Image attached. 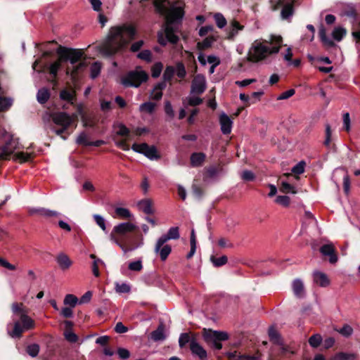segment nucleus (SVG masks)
Here are the masks:
<instances>
[{
	"label": "nucleus",
	"instance_id": "1",
	"mask_svg": "<svg viewBox=\"0 0 360 360\" xmlns=\"http://www.w3.org/2000/svg\"><path fill=\"white\" fill-rule=\"evenodd\" d=\"M56 53L58 55V60L50 64L44 63L41 65L38 71L41 73L48 72L51 77L49 81L53 86H57L58 72L61 68L62 63L70 61L73 67L72 69L68 67L65 73L67 75L70 76L73 82H76L79 72L87 66V63L85 61L81 60L84 54L83 50L59 45L56 49Z\"/></svg>",
	"mask_w": 360,
	"mask_h": 360
},
{
	"label": "nucleus",
	"instance_id": "2",
	"mask_svg": "<svg viewBox=\"0 0 360 360\" xmlns=\"http://www.w3.org/2000/svg\"><path fill=\"white\" fill-rule=\"evenodd\" d=\"M136 28L132 25L123 24L110 28L108 40L101 48V53L108 57L115 56L123 49L129 40L134 38Z\"/></svg>",
	"mask_w": 360,
	"mask_h": 360
},
{
	"label": "nucleus",
	"instance_id": "3",
	"mask_svg": "<svg viewBox=\"0 0 360 360\" xmlns=\"http://www.w3.org/2000/svg\"><path fill=\"white\" fill-rule=\"evenodd\" d=\"M136 227L130 222L121 223L114 226L110 238L124 252L131 251L143 244V236L141 233H135L131 239L127 240L125 236L136 230Z\"/></svg>",
	"mask_w": 360,
	"mask_h": 360
},
{
	"label": "nucleus",
	"instance_id": "4",
	"mask_svg": "<svg viewBox=\"0 0 360 360\" xmlns=\"http://www.w3.org/2000/svg\"><path fill=\"white\" fill-rule=\"evenodd\" d=\"M283 46V37L281 35L271 34L269 39L263 41H255L249 50V62H258L265 60L268 56L276 54Z\"/></svg>",
	"mask_w": 360,
	"mask_h": 360
},
{
	"label": "nucleus",
	"instance_id": "5",
	"mask_svg": "<svg viewBox=\"0 0 360 360\" xmlns=\"http://www.w3.org/2000/svg\"><path fill=\"white\" fill-rule=\"evenodd\" d=\"M12 311L19 315L20 319L15 321L12 330H8V334L13 338H20L25 331L32 330L35 326L34 321L27 315V310L22 303L14 302L11 306Z\"/></svg>",
	"mask_w": 360,
	"mask_h": 360
},
{
	"label": "nucleus",
	"instance_id": "6",
	"mask_svg": "<svg viewBox=\"0 0 360 360\" xmlns=\"http://www.w3.org/2000/svg\"><path fill=\"white\" fill-rule=\"evenodd\" d=\"M51 117L56 125L60 127V128H57L56 126H52L51 128V130L55 132L56 134L60 136L63 140H66L68 136L70 134L68 130L72 123V117L65 112H53L51 115Z\"/></svg>",
	"mask_w": 360,
	"mask_h": 360
},
{
	"label": "nucleus",
	"instance_id": "7",
	"mask_svg": "<svg viewBox=\"0 0 360 360\" xmlns=\"http://www.w3.org/2000/svg\"><path fill=\"white\" fill-rule=\"evenodd\" d=\"M166 0H155L154 6L159 13L165 15V24L172 25L176 22L181 21L184 15V11L181 7H174L168 9L164 4Z\"/></svg>",
	"mask_w": 360,
	"mask_h": 360
},
{
	"label": "nucleus",
	"instance_id": "8",
	"mask_svg": "<svg viewBox=\"0 0 360 360\" xmlns=\"http://www.w3.org/2000/svg\"><path fill=\"white\" fill-rule=\"evenodd\" d=\"M202 336L205 341L217 350H220L222 348L221 341L229 339V335L226 332L206 328L203 329Z\"/></svg>",
	"mask_w": 360,
	"mask_h": 360
},
{
	"label": "nucleus",
	"instance_id": "9",
	"mask_svg": "<svg viewBox=\"0 0 360 360\" xmlns=\"http://www.w3.org/2000/svg\"><path fill=\"white\" fill-rule=\"evenodd\" d=\"M148 79V74L143 71H130L122 78L121 83L125 87L137 88Z\"/></svg>",
	"mask_w": 360,
	"mask_h": 360
},
{
	"label": "nucleus",
	"instance_id": "10",
	"mask_svg": "<svg viewBox=\"0 0 360 360\" xmlns=\"http://www.w3.org/2000/svg\"><path fill=\"white\" fill-rule=\"evenodd\" d=\"M131 149L139 153L144 155L150 160H159L161 156L155 146H149L146 143H136L131 146Z\"/></svg>",
	"mask_w": 360,
	"mask_h": 360
},
{
	"label": "nucleus",
	"instance_id": "11",
	"mask_svg": "<svg viewBox=\"0 0 360 360\" xmlns=\"http://www.w3.org/2000/svg\"><path fill=\"white\" fill-rule=\"evenodd\" d=\"M206 89V79L203 75L198 74L195 75L191 83V94L200 95Z\"/></svg>",
	"mask_w": 360,
	"mask_h": 360
},
{
	"label": "nucleus",
	"instance_id": "12",
	"mask_svg": "<svg viewBox=\"0 0 360 360\" xmlns=\"http://www.w3.org/2000/svg\"><path fill=\"white\" fill-rule=\"evenodd\" d=\"M160 238H158L155 245L154 251L159 255L161 261H165L172 252V247L169 245H165L166 241L160 243Z\"/></svg>",
	"mask_w": 360,
	"mask_h": 360
},
{
	"label": "nucleus",
	"instance_id": "13",
	"mask_svg": "<svg viewBox=\"0 0 360 360\" xmlns=\"http://www.w3.org/2000/svg\"><path fill=\"white\" fill-rule=\"evenodd\" d=\"M28 213L31 216L37 214L46 218L58 217L60 215V213L57 211L48 210L44 207L30 208L28 210Z\"/></svg>",
	"mask_w": 360,
	"mask_h": 360
},
{
	"label": "nucleus",
	"instance_id": "14",
	"mask_svg": "<svg viewBox=\"0 0 360 360\" xmlns=\"http://www.w3.org/2000/svg\"><path fill=\"white\" fill-rule=\"evenodd\" d=\"M321 253L324 256H329V262L335 264L338 261V256L333 244H325L320 248Z\"/></svg>",
	"mask_w": 360,
	"mask_h": 360
},
{
	"label": "nucleus",
	"instance_id": "15",
	"mask_svg": "<svg viewBox=\"0 0 360 360\" xmlns=\"http://www.w3.org/2000/svg\"><path fill=\"white\" fill-rule=\"evenodd\" d=\"M219 123L221 125V132L226 135L231 132L232 121L231 118L225 113H222L219 116Z\"/></svg>",
	"mask_w": 360,
	"mask_h": 360
},
{
	"label": "nucleus",
	"instance_id": "16",
	"mask_svg": "<svg viewBox=\"0 0 360 360\" xmlns=\"http://www.w3.org/2000/svg\"><path fill=\"white\" fill-rule=\"evenodd\" d=\"M190 349L191 352L198 356L200 360H207V352L206 350L198 344L196 340H193L190 345Z\"/></svg>",
	"mask_w": 360,
	"mask_h": 360
},
{
	"label": "nucleus",
	"instance_id": "17",
	"mask_svg": "<svg viewBox=\"0 0 360 360\" xmlns=\"http://www.w3.org/2000/svg\"><path fill=\"white\" fill-rule=\"evenodd\" d=\"M163 32L167 42L176 44L179 41V37L175 34V30L172 25L165 24Z\"/></svg>",
	"mask_w": 360,
	"mask_h": 360
},
{
	"label": "nucleus",
	"instance_id": "18",
	"mask_svg": "<svg viewBox=\"0 0 360 360\" xmlns=\"http://www.w3.org/2000/svg\"><path fill=\"white\" fill-rule=\"evenodd\" d=\"M153 205V200L149 198L143 199L138 202V207L139 210L143 211L146 214H154L155 210Z\"/></svg>",
	"mask_w": 360,
	"mask_h": 360
},
{
	"label": "nucleus",
	"instance_id": "19",
	"mask_svg": "<svg viewBox=\"0 0 360 360\" xmlns=\"http://www.w3.org/2000/svg\"><path fill=\"white\" fill-rule=\"evenodd\" d=\"M56 260L63 271L68 269L72 264L70 257L65 253H60L56 257Z\"/></svg>",
	"mask_w": 360,
	"mask_h": 360
},
{
	"label": "nucleus",
	"instance_id": "20",
	"mask_svg": "<svg viewBox=\"0 0 360 360\" xmlns=\"http://www.w3.org/2000/svg\"><path fill=\"white\" fill-rule=\"evenodd\" d=\"M180 238L179 229L177 226L171 227L166 234L161 236L159 238H160V243L164 240L167 242L169 240H177Z\"/></svg>",
	"mask_w": 360,
	"mask_h": 360
},
{
	"label": "nucleus",
	"instance_id": "21",
	"mask_svg": "<svg viewBox=\"0 0 360 360\" xmlns=\"http://www.w3.org/2000/svg\"><path fill=\"white\" fill-rule=\"evenodd\" d=\"M292 288L294 292V295L298 298H302L304 297L305 292L303 282L297 278L293 281L292 284Z\"/></svg>",
	"mask_w": 360,
	"mask_h": 360
},
{
	"label": "nucleus",
	"instance_id": "22",
	"mask_svg": "<svg viewBox=\"0 0 360 360\" xmlns=\"http://www.w3.org/2000/svg\"><path fill=\"white\" fill-rule=\"evenodd\" d=\"M206 155L203 153H193L190 158L191 165L194 167H200L203 164Z\"/></svg>",
	"mask_w": 360,
	"mask_h": 360
},
{
	"label": "nucleus",
	"instance_id": "23",
	"mask_svg": "<svg viewBox=\"0 0 360 360\" xmlns=\"http://www.w3.org/2000/svg\"><path fill=\"white\" fill-rule=\"evenodd\" d=\"M279 190L283 193H297L295 187L287 181L280 179Z\"/></svg>",
	"mask_w": 360,
	"mask_h": 360
},
{
	"label": "nucleus",
	"instance_id": "24",
	"mask_svg": "<svg viewBox=\"0 0 360 360\" xmlns=\"http://www.w3.org/2000/svg\"><path fill=\"white\" fill-rule=\"evenodd\" d=\"M164 331V326L162 324L159 325L157 329L150 333L151 339L155 342L164 340L166 338Z\"/></svg>",
	"mask_w": 360,
	"mask_h": 360
},
{
	"label": "nucleus",
	"instance_id": "25",
	"mask_svg": "<svg viewBox=\"0 0 360 360\" xmlns=\"http://www.w3.org/2000/svg\"><path fill=\"white\" fill-rule=\"evenodd\" d=\"M314 282L321 287H326L329 285V280L327 276L321 272H316L314 274Z\"/></svg>",
	"mask_w": 360,
	"mask_h": 360
},
{
	"label": "nucleus",
	"instance_id": "26",
	"mask_svg": "<svg viewBox=\"0 0 360 360\" xmlns=\"http://www.w3.org/2000/svg\"><path fill=\"white\" fill-rule=\"evenodd\" d=\"M217 40L215 37L209 36L202 41L198 42L197 47L199 50H205L212 46V44Z\"/></svg>",
	"mask_w": 360,
	"mask_h": 360
},
{
	"label": "nucleus",
	"instance_id": "27",
	"mask_svg": "<svg viewBox=\"0 0 360 360\" xmlns=\"http://www.w3.org/2000/svg\"><path fill=\"white\" fill-rule=\"evenodd\" d=\"M357 355L354 353L338 352L333 357L332 360H356Z\"/></svg>",
	"mask_w": 360,
	"mask_h": 360
},
{
	"label": "nucleus",
	"instance_id": "28",
	"mask_svg": "<svg viewBox=\"0 0 360 360\" xmlns=\"http://www.w3.org/2000/svg\"><path fill=\"white\" fill-rule=\"evenodd\" d=\"M193 340H196V339L194 337L191 338L189 333H183L179 338V347L184 348L188 343H190L191 345Z\"/></svg>",
	"mask_w": 360,
	"mask_h": 360
},
{
	"label": "nucleus",
	"instance_id": "29",
	"mask_svg": "<svg viewBox=\"0 0 360 360\" xmlns=\"http://www.w3.org/2000/svg\"><path fill=\"white\" fill-rule=\"evenodd\" d=\"M50 98V92L47 89H41L38 91L37 98L39 103H46Z\"/></svg>",
	"mask_w": 360,
	"mask_h": 360
},
{
	"label": "nucleus",
	"instance_id": "30",
	"mask_svg": "<svg viewBox=\"0 0 360 360\" xmlns=\"http://www.w3.org/2000/svg\"><path fill=\"white\" fill-rule=\"evenodd\" d=\"M60 98L70 103H73V101L75 99V94L74 92L68 89H63L60 92Z\"/></svg>",
	"mask_w": 360,
	"mask_h": 360
},
{
	"label": "nucleus",
	"instance_id": "31",
	"mask_svg": "<svg viewBox=\"0 0 360 360\" xmlns=\"http://www.w3.org/2000/svg\"><path fill=\"white\" fill-rule=\"evenodd\" d=\"M347 34V30L345 28H342V27H335L333 32H332V37L333 38L338 41H340L343 37L346 35Z\"/></svg>",
	"mask_w": 360,
	"mask_h": 360
},
{
	"label": "nucleus",
	"instance_id": "32",
	"mask_svg": "<svg viewBox=\"0 0 360 360\" xmlns=\"http://www.w3.org/2000/svg\"><path fill=\"white\" fill-rule=\"evenodd\" d=\"M137 58L147 63H151L153 60L152 52L150 50H143L137 54Z\"/></svg>",
	"mask_w": 360,
	"mask_h": 360
},
{
	"label": "nucleus",
	"instance_id": "33",
	"mask_svg": "<svg viewBox=\"0 0 360 360\" xmlns=\"http://www.w3.org/2000/svg\"><path fill=\"white\" fill-rule=\"evenodd\" d=\"M78 302L77 297L72 294L66 295L63 300L64 304L69 305L70 307H75Z\"/></svg>",
	"mask_w": 360,
	"mask_h": 360
},
{
	"label": "nucleus",
	"instance_id": "34",
	"mask_svg": "<svg viewBox=\"0 0 360 360\" xmlns=\"http://www.w3.org/2000/svg\"><path fill=\"white\" fill-rule=\"evenodd\" d=\"M156 105L152 102H145L141 104L139 110L141 112H146L148 113H153L155 109Z\"/></svg>",
	"mask_w": 360,
	"mask_h": 360
},
{
	"label": "nucleus",
	"instance_id": "35",
	"mask_svg": "<svg viewBox=\"0 0 360 360\" xmlns=\"http://www.w3.org/2000/svg\"><path fill=\"white\" fill-rule=\"evenodd\" d=\"M210 260L214 266L219 267L227 263L228 258L225 255H223L219 258L212 255L210 257Z\"/></svg>",
	"mask_w": 360,
	"mask_h": 360
},
{
	"label": "nucleus",
	"instance_id": "36",
	"mask_svg": "<svg viewBox=\"0 0 360 360\" xmlns=\"http://www.w3.org/2000/svg\"><path fill=\"white\" fill-rule=\"evenodd\" d=\"M163 65L161 62L155 63L151 68V76L153 78H158L162 70Z\"/></svg>",
	"mask_w": 360,
	"mask_h": 360
},
{
	"label": "nucleus",
	"instance_id": "37",
	"mask_svg": "<svg viewBox=\"0 0 360 360\" xmlns=\"http://www.w3.org/2000/svg\"><path fill=\"white\" fill-rule=\"evenodd\" d=\"M264 265L263 261L251 260L249 261V269H252L253 271L257 272L258 274H262L260 268Z\"/></svg>",
	"mask_w": 360,
	"mask_h": 360
},
{
	"label": "nucleus",
	"instance_id": "38",
	"mask_svg": "<svg viewBox=\"0 0 360 360\" xmlns=\"http://www.w3.org/2000/svg\"><path fill=\"white\" fill-rule=\"evenodd\" d=\"M322 342V337L319 334H314L309 338V343L311 347L316 348Z\"/></svg>",
	"mask_w": 360,
	"mask_h": 360
},
{
	"label": "nucleus",
	"instance_id": "39",
	"mask_svg": "<svg viewBox=\"0 0 360 360\" xmlns=\"http://www.w3.org/2000/svg\"><path fill=\"white\" fill-rule=\"evenodd\" d=\"M293 14V6L292 4L284 6L281 10V16L283 19H288Z\"/></svg>",
	"mask_w": 360,
	"mask_h": 360
},
{
	"label": "nucleus",
	"instance_id": "40",
	"mask_svg": "<svg viewBox=\"0 0 360 360\" xmlns=\"http://www.w3.org/2000/svg\"><path fill=\"white\" fill-rule=\"evenodd\" d=\"M12 100L6 97H0V112H4L11 106Z\"/></svg>",
	"mask_w": 360,
	"mask_h": 360
},
{
	"label": "nucleus",
	"instance_id": "41",
	"mask_svg": "<svg viewBox=\"0 0 360 360\" xmlns=\"http://www.w3.org/2000/svg\"><path fill=\"white\" fill-rule=\"evenodd\" d=\"M101 70V64L99 62H95L91 66V77L92 79L96 78Z\"/></svg>",
	"mask_w": 360,
	"mask_h": 360
},
{
	"label": "nucleus",
	"instance_id": "42",
	"mask_svg": "<svg viewBox=\"0 0 360 360\" xmlns=\"http://www.w3.org/2000/svg\"><path fill=\"white\" fill-rule=\"evenodd\" d=\"M90 257L94 259V261L93 262V265H92L93 274L96 277H98L100 276V272H99V269H98V263H102L103 262L100 259H97L96 255L94 254H91L90 255Z\"/></svg>",
	"mask_w": 360,
	"mask_h": 360
},
{
	"label": "nucleus",
	"instance_id": "43",
	"mask_svg": "<svg viewBox=\"0 0 360 360\" xmlns=\"http://www.w3.org/2000/svg\"><path fill=\"white\" fill-rule=\"evenodd\" d=\"M175 73V69L173 66H167L163 73V79L165 81H171Z\"/></svg>",
	"mask_w": 360,
	"mask_h": 360
},
{
	"label": "nucleus",
	"instance_id": "44",
	"mask_svg": "<svg viewBox=\"0 0 360 360\" xmlns=\"http://www.w3.org/2000/svg\"><path fill=\"white\" fill-rule=\"evenodd\" d=\"M26 351L32 357H35L39 352V346L37 344H32L27 347Z\"/></svg>",
	"mask_w": 360,
	"mask_h": 360
},
{
	"label": "nucleus",
	"instance_id": "45",
	"mask_svg": "<svg viewBox=\"0 0 360 360\" xmlns=\"http://www.w3.org/2000/svg\"><path fill=\"white\" fill-rule=\"evenodd\" d=\"M337 331L344 337L348 338L353 333V328L348 324H344L343 326L340 329L337 330Z\"/></svg>",
	"mask_w": 360,
	"mask_h": 360
},
{
	"label": "nucleus",
	"instance_id": "46",
	"mask_svg": "<svg viewBox=\"0 0 360 360\" xmlns=\"http://www.w3.org/2000/svg\"><path fill=\"white\" fill-rule=\"evenodd\" d=\"M214 18L219 28H223L226 25V20L221 13H215Z\"/></svg>",
	"mask_w": 360,
	"mask_h": 360
},
{
	"label": "nucleus",
	"instance_id": "47",
	"mask_svg": "<svg viewBox=\"0 0 360 360\" xmlns=\"http://www.w3.org/2000/svg\"><path fill=\"white\" fill-rule=\"evenodd\" d=\"M119 130L117 134L120 136L129 138L130 136V130L124 124L120 123L118 124Z\"/></svg>",
	"mask_w": 360,
	"mask_h": 360
},
{
	"label": "nucleus",
	"instance_id": "48",
	"mask_svg": "<svg viewBox=\"0 0 360 360\" xmlns=\"http://www.w3.org/2000/svg\"><path fill=\"white\" fill-rule=\"evenodd\" d=\"M305 165L304 161H300L292 168L291 172L295 175L301 174L304 172Z\"/></svg>",
	"mask_w": 360,
	"mask_h": 360
},
{
	"label": "nucleus",
	"instance_id": "49",
	"mask_svg": "<svg viewBox=\"0 0 360 360\" xmlns=\"http://www.w3.org/2000/svg\"><path fill=\"white\" fill-rule=\"evenodd\" d=\"M115 213L118 217L121 218L128 219L131 217V213L127 208L117 207L115 209Z\"/></svg>",
	"mask_w": 360,
	"mask_h": 360
},
{
	"label": "nucleus",
	"instance_id": "50",
	"mask_svg": "<svg viewBox=\"0 0 360 360\" xmlns=\"http://www.w3.org/2000/svg\"><path fill=\"white\" fill-rule=\"evenodd\" d=\"M276 202L283 206L288 207L290 202V199L287 195H278L275 200Z\"/></svg>",
	"mask_w": 360,
	"mask_h": 360
},
{
	"label": "nucleus",
	"instance_id": "51",
	"mask_svg": "<svg viewBox=\"0 0 360 360\" xmlns=\"http://www.w3.org/2000/svg\"><path fill=\"white\" fill-rule=\"evenodd\" d=\"M76 143L78 145H82L84 146H90V141L87 140V136L85 132H82L76 140Z\"/></svg>",
	"mask_w": 360,
	"mask_h": 360
},
{
	"label": "nucleus",
	"instance_id": "52",
	"mask_svg": "<svg viewBox=\"0 0 360 360\" xmlns=\"http://www.w3.org/2000/svg\"><path fill=\"white\" fill-rule=\"evenodd\" d=\"M15 157L20 162H26L30 161L32 157L30 153L25 152H19L15 154Z\"/></svg>",
	"mask_w": 360,
	"mask_h": 360
},
{
	"label": "nucleus",
	"instance_id": "53",
	"mask_svg": "<svg viewBox=\"0 0 360 360\" xmlns=\"http://www.w3.org/2000/svg\"><path fill=\"white\" fill-rule=\"evenodd\" d=\"M176 75L181 79L184 78L186 75L185 66L181 62L176 64Z\"/></svg>",
	"mask_w": 360,
	"mask_h": 360
},
{
	"label": "nucleus",
	"instance_id": "54",
	"mask_svg": "<svg viewBox=\"0 0 360 360\" xmlns=\"http://www.w3.org/2000/svg\"><path fill=\"white\" fill-rule=\"evenodd\" d=\"M128 269L134 271H140L143 269L142 262L141 260H137L130 262L129 264Z\"/></svg>",
	"mask_w": 360,
	"mask_h": 360
},
{
	"label": "nucleus",
	"instance_id": "55",
	"mask_svg": "<svg viewBox=\"0 0 360 360\" xmlns=\"http://www.w3.org/2000/svg\"><path fill=\"white\" fill-rule=\"evenodd\" d=\"M331 134H332V131H331L330 126V124H327L326 125V139L323 142L324 146H326V147H329L330 145Z\"/></svg>",
	"mask_w": 360,
	"mask_h": 360
},
{
	"label": "nucleus",
	"instance_id": "56",
	"mask_svg": "<svg viewBox=\"0 0 360 360\" xmlns=\"http://www.w3.org/2000/svg\"><path fill=\"white\" fill-rule=\"evenodd\" d=\"M115 290L116 292L119 293H127L130 292L131 288L130 286L126 283H116Z\"/></svg>",
	"mask_w": 360,
	"mask_h": 360
},
{
	"label": "nucleus",
	"instance_id": "57",
	"mask_svg": "<svg viewBox=\"0 0 360 360\" xmlns=\"http://www.w3.org/2000/svg\"><path fill=\"white\" fill-rule=\"evenodd\" d=\"M64 335L65 339L71 343H75L78 340V336L72 331H65Z\"/></svg>",
	"mask_w": 360,
	"mask_h": 360
},
{
	"label": "nucleus",
	"instance_id": "58",
	"mask_svg": "<svg viewBox=\"0 0 360 360\" xmlns=\"http://www.w3.org/2000/svg\"><path fill=\"white\" fill-rule=\"evenodd\" d=\"M269 336L271 341H273L275 343H278L280 339L279 334L272 327L269 329Z\"/></svg>",
	"mask_w": 360,
	"mask_h": 360
},
{
	"label": "nucleus",
	"instance_id": "59",
	"mask_svg": "<svg viewBox=\"0 0 360 360\" xmlns=\"http://www.w3.org/2000/svg\"><path fill=\"white\" fill-rule=\"evenodd\" d=\"M243 26H241L237 21H233L232 23V30L229 33V38H232L238 32V30H243Z\"/></svg>",
	"mask_w": 360,
	"mask_h": 360
},
{
	"label": "nucleus",
	"instance_id": "60",
	"mask_svg": "<svg viewBox=\"0 0 360 360\" xmlns=\"http://www.w3.org/2000/svg\"><path fill=\"white\" fill-rule=\"evenodd\" d=\"M117 354L121 359H127L130 356L129 351L122 347H119L117 349Z\"/></svg>",
	"mask_w": 360,
	"mask_h": 360
},
{
	"label": "nucleus",
	"instance_id": "61",
	"mask_svg": "<svg viewBox=\"0 0 360 360\" xmlns=\"http://www.w3.org/2000/svg\"><path fill=\"white\" fill-rule=\"evenodd\" d=\"M165 112L166 115H168L170 118H173L174 117V112L173 110L172 104L168 101L165 103Z\"/></svg>",
	"mask_w": 360,
	"mask_h": 360
},
{
	"label": "nucleus",
	"instance_id": "62",
	"mask_svg": "<svg viewBox=\"0 0 360 360\" xmlns=\"http://www.w3.org/2000/svg\"><path fill=\"white\" fill-rule=\"evenodd\" d=\"M295 89H290L288 91L283 92L281 95H279L278 97L277 98V100L288 99L290 97H291L292 96H293L295 94Z\"/></svg>",
	"mask_w": 360,
	"mask_h": 360
},
{
	"label": "nucleus",
	"instance_id": "63",
	"mask_svg": "<svg viewBox=\"0 0 360 360\" xmlns=\"http://www.w3.org/2000/svg\"><path fill=\"white\" fill-rule=\"evenodd\" d=\"M92 297V292L91 291H87L79 299V304H86L90 302L91 299Z\"/></svg>",
	"mask_w": 360,
	"mask_h": 360
},
{
	"label": "nucleus",
	"instance_id": "64",
	"mask_svg": "<svg viewBox=\"0 0 360 360\" xmlns=\"http://www.w3.org/2000/svg\"><path fill=\"white\" fill-rule=\"evenodd\" d=\"M143 44L144 42L143 40H139L133 43L130 46V51L134 53L139 51L143 46Z\"/></svg>",
	"mask_w": 360,
	"mask_h": 360
}]
</instances>
